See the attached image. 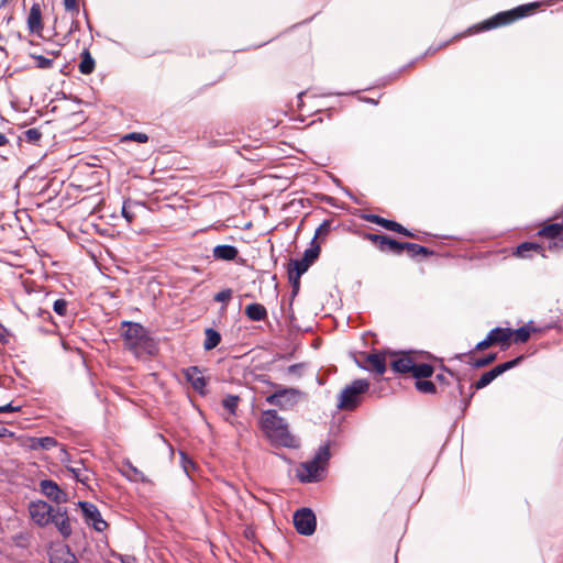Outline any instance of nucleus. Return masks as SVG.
Wrapping results in <instances>:
<instances>
[{
	"label": "nucleus",
	"mask_w": 563,
	"mask_h": 563,
	"mask_svg": "<svg viewBox=\"0 0 563 563\" xmlns=\"http://www.w3.org/2000/svg\"><path fill=\"white\" fill-rule=\"evenodd\" d=\"M496 360V354H488L485 357H481L474 361L473 366L474 367H485L489 364H492Z\"/></svg>",
	"instance_id": "ea45409f"
},
{
	"label": "nucleus",
	"mask_w": 563,
	"mask_h": 563,
	"mask_svg": "<svg viewBox=\"0 0 563 563\" xmlns=\"http://www.w3.org/2000/svg\"><path fill=\"white\" fill-rule=\"evenodd\" d=\"M260 424L272 443L286 448L298 446V440L289 432L287 422L276 410L263 411Z\"/></svg>",
	"instance_id": "f03ea898"
},
{
	"label": "nucleus",
	"mask_w": 563,
	"mask_h": 563,
	"mask_svg": "<svg viewBox=\"0 0 563 563\" xmlns=\"http://www.w3.org/2000/svg\"><path fill=\"white\" fill-rule=\"evenodd\" d=\"M232 290L231 289H223L214 295V300L218 302L227 303L232 298Z\"/></svg>",
	"instance_id": "a19ab883"
},
{
	"label": "nucleus",
	"mask_w": 563,
	"mask_h": 563,
	"mask_svg": "<svg viewBox=\"0 0 563 563\" xmlns=\"http://www.w3.org/2000/svg\"><path fill=\"white\" fill-rule=\"evenodd\" d=\"M413 361L408 355H402L390 362L391 369L396 373L408 374L413 368Z\"/></svg>",
	"instance_id": "412c9836"
},
{
	"label": "nucleus",
	"mask_w": 563,
	"mask_h": 563,
	"mask_svg": "<svg viewBox=\"0 0 563 563\" xmlns=\"http://www.w3.org/2000/svg\"><path fill=\"white\" fill-rule=\"evenodd\" d=\"M521 360H522V356H519V357H517L515 360H511V361H508V362H505L503 364H499V365L495 366L493 369L484 373L481 376V378L474 384L473 387L475 389H482V388L486 387L495 378H497L499 375H501L506 371H508V369L515 367L516 365H518Z\"/></svg>",
	"instance_id": "1a4fd4ad"
},
{
	"label": "nucleus",
	"mask_w": 563,
	"mask_h": 563,
	"mask_svg": "<svg viewBox=\"0 0 563 563\" xmlns=\"http://www.w3.org/2000/svg\"><path fill=\"white\" fill-rule=\"evenodd\" d=\"M405 250L412 257H416V256H419V255L426 256V255H429L431 253L427 247L421 246V245L416 244V243H409V242H404V251Z\"/></svg>",
	"instance_id": "cd10ccee"
},
{
	"label": "nucleus",
	"mask_w": 563,
	"mask_h": 563,
	"mask_svg": "<svg viewBox=\"0 0 563 563\" xmlns=\"http://www.w3.org/2000/svg\"><path fill=\"white\" fill-rule=\"evenodd\" d=\"M434 369L433 366L427 363H420L416 364L413 363V368L411 371V374L413 377L420 379V378H428L432 376Z\"/></svg>",
	"instance_id": "a878e982"
},
{
	"label": "nucleus",
	"mask_w": 563,
	"mask_h": 563,
	"mask_svg": "<svg viewBox=\"0 0 563 563\" xmlns=\"http://www.w3.org/2000/svg\"><path fill=\"white\" fill-rule=\"evenodd\" d=\"M117 558L121 563H139L137 559L130 554H118Z\"/></svg>",
	"instance_id": "09e8293b"
},
{
	"label": "nucleus",
	"mask_w": 563,
	"mask_h": 563,
	"mask_svg": "<svg viewBox=\"0 0 563 563\" xmlns=\"http://www.w3.org/2000/svg\"><path fill=\"white\" fill-rule=\"evenodd\" d=\"M57 457L60 461V463L64 464L66 467H67V465H69V462H70L69 454L66 451L65 446L62 444L60 445L58 444V456Z\"/></svg>",
	"instance_id": "a18cd8bd"
},
{
	"label": "nucleus",
	"mask_w": 563,
	"mask_h": 563,
	"mask_svg": "<svg viewBox=\"0 0 563 563\" xmlns=\"http://www.w3.org/2000/svg\"><path fill=\"white\" fill-rule=\"evenodd\" d=\"M20 409H21L20 406H12V404H7L4 406H0V413L15 412V411H20Z\"/></svg>",
	"instance_id": "8fccbe9b"
},
{
	"label": "nucleus",
	"mask_w": 563,
	"mask_h": 563,
	"mask_svg": "<svg viewBox=\"0 0 563 563\" xmlns=\"http://www.w3.org/2000/svg\"><path fill=\"white\" fill-rule=\"evenodd\" d=\"M26 23L31 33L37 35L42 33L44 26L42 22V8L40 3L35 2L31 5Z\"/></svg>",
	"instance_id": "dca6fc26"
},
{
	"label": "nucleus",
	"mask_w": 563,
	"mask_h": 563,
	"mask_svg": "<svg viewBox=\"0 0 563 563\" xmlns=\"http://www.w3.org/2000/svg\"><path fill=\"white\" fill-rule=\"evenodd\" d=\"M78 505L81 508L87 525H91L99 532L107 529L108 523L102 519L100 511L93 504L79 501Z\"/></svg>",
	"instance_id": "9d476101"
},
{
	"label": "nucleus",
	"mask_w": 563,
	"mask_h": 563,
	"mask_svg": "<svg viewBox=\"0 0 563 563\" xmlns=\"http://www.w3.org/2000/svg\"><path fill=\"white\" fill-rule=\"evenodd\" d=\"M539 235L544 236L553 241L549 247H562L563 246V225L559 223L548 224L539 231Z\"/></svg>",
	"instance_id": "4468645a"
},
{
	"label": "nucleus",
	"mask_w": 563,
	"mask_h": 563,
	"mask_svg": "<svg viewBox=\"0 0 563 563\" xmlns=\"http://www.w3.org/2000/svg\"><path fill=\"white\" fill-rule=\"evenodd\" d=\"M331 231V221L324 220L316 230L312 241L323 242Z\"/></svg>",
	"instance_id": "c756f323"
},
{
	"label": "nucleus",
	"mask_w": 563,
	"mask_h": 563,
	"mask_svg": "<svg viewBox=\"0 0 563 563\" xmlns=\"http://www.w3.org/2000/svg\"><path fill=\"white\" fill-rule=\"evenodd\" d=\"M66 12L70 14V18H78L79 4L77 0H63Z\"/></svg>",
	"instance_id": "e433bc0d"
},
{
	"label": "nucleus",
	"mask_w": 563,
	"mask_h": 563,
	"mask_svg": "<svg viewBox=\"0 0 563 563\" xmlns=\"http://www.w3.org/2000/svg\"><path fill=\"white\" fill-rule=\"evenodd\" d=\"M40 446H41V450H51L53 448H57L58 442L53 437H43V438H40Z\"/></svg>",
	"instance_id": "58836bf2"
},
{
	"label": "nucleus",
	"mask_w": 563,
	"mask_h": 563,
	"mask_svg": "<svg viewBox=\"0 0 563 563\" xmlns=\"http://www.w3.org/2000/svg\"><path fill=\"white\" fill-rule=\"evenodd\" d=\"M13 432L7 429L4 426L0 424V438L12 437Z\"/></svg>",
	"instance_id": "4d7b16f0"
},
{
	"label": "nucleus",
	"mask_w": 563,
	"mask_h": 563,
	"mask_svg": "<svg viewBox=\"0 0 563 563\" xmlns=\"http://www.w3.org/2000/svg\"><path fill=\"white\" fill-rule=\"evenodd\" d=\"M184 375L197 393L205 395L207 382L202 372L197 366L188 367L184 371Z\"/></svg>",
	"instance_id": "ddd939ff"
},
{
	"label": "nucleus",
	"mask_w": 563,
	"mask_h": 563,
	"mask_svg": "<svg viewBox=\"0 0 563 563\" xmlns=\"http://www.w3.org/2000/svg\"><path fill=\"white\" fill-rule=\"evenodd\" d=\"M364 219L368 222L378 224L387 230L400 233L405 236H409V238L413 236V234L410 231H408L406 228H404L400 223L393 221V220L385 219L378 214H372V213L366 214L364 217Z\"/></svg>",
	"instance_id": "f8f14e48"
},
{
	"label": "nucleus",
	"mask_w": 563,
	"mask_h": 563,
	"mask_svg": "<svg viewBox=\"0 0 563 563\" xmlns=\"http://www.w3.org/2000/svg\"><path fill=\"white\" fill-rule=\"evenodd\" d=\"M122 216L125 220L131 223L133 221V214L128 210V206L124 203L122 208Z\"/></svg>",
	"instance_id": "864d4df0"
},
{
	"label": "nucleus",
	"mask_w": 563,
	"mask_h": 563,
	"mask_svg": "<svg viewBox=\"0 0 563 563\" xmlns=\"http://www.w3.org/2000/svg\"><path fill=\"white\" fill-rule=\"evenodd\" d=\"M296 273L288 271V279L292 286V291L296 294L299 289L300 278L295 277Z\"/></svg>",
	"instance_id": "de8ad7c7"
},
{
	"label": "nucleus",
	"mask_w": 563,
	"mask_h": 563,
	"mask_svg": "<svg viewBox=\"0 0 563 563\" xmlns=\"http://www.w3.org/2000/svg\"><path fill=\"white\" fill-rule=\"evenodd\" d=\"M51 563H78L76 556L70 552L67 547H59L54 549L49 554Z\"/></svg>",
	"instance_id": "a211bd4d"
},
{
	"label": "nucleus",
	"mask_w": 563,
	"mask_h": 563,
	"mask_svg": "<svg viewBox=\"0 0 563 563\" xmlns=\"http://www.w3.org/2000/svg\"><path fill=\"white\" fill-rule=\"evenodd\" d=\"M320 251V242L311 241L310 247L307 249L303 253V262H307L308 264L311 265L319 257Z\"/></svg>",
	"instance_id": "bb28decb"
},
{
	"label": "nucleus",
	"mask_w": 563,
	"mask_h": 563,
	"mask_svg": "<svg viewBox=\"0 0 563 563\" xmlns=\"http://www.w3.org/2000/svg\"><path fill=\"white\" fill-rule=\"evenodd\" d=\"M42 137V132L36 128L27 129L23 132V140L27 143L35 144Z\"/></svg>",
	"instance_id": "72a5a7b5"
},
{
	"label": "nucleus",
	"mask_w": 563,
	"mask_h": 563,
	"mask_svg": "<svg viewBox=\"0 0 563 563\" xmlns=\"http://www.w3.org/2000/svg\"><path fill=\"white\" fill-rule=\"evenodd\" d=\"M240 398L234 395H228L222 400V406L229 411L230 415H235Z\"/></svg>",
	"instance_id": "2f4dec72"
},
{
	"label": "nucleus",
	"mask_w": 563,
	"mask_h": 563,
	"mask_svg": "<svg viewBox=\"0 0 563 563\" xmlns=\"http://www.w3.org/2000/svg\"><path fill=\"white\" fill-rule=\"evenodd\" d=\"M124 140H133V141H137L140 143H145V142H147L148 136L145 133L133 132V133L125 135Z\"/></svg>",
	"instance_id": "49530a36"
},
{
	"label": "nucleus",
	"mask_w": 563,
	"mask_h": 563,
	"mask_svg": "<svg viewBox=\"0 0 563 563\" xmlns=\"http://www.w3.org/2000/svg\"><path fill=\"white\" fill-rule=\"evenodd\" d=\"M417 390L423 394H434L435 385L431 380L418 379L415 384Z\"/></svg>",
	"instance_id": "f704fd0d"
},
{
	"label": "nucleus",
	"mask_w": 563,
	"mask_h": 563,
	"mask_svg": "<svg viewBox=\"0 0 563 563\" xmlns=\"http://www.w3.org/2000/svg\"><path fill=\"white\" fill-rule=\"evenodd\" d=\"M493 335L496 343H506L512 335V331L510 329L495 328L489 332Z\"/></svg>",
	"instance_id": "7c9ffc66"
},
{
	"label": "nucleus",
	"mask_w": 563,
	"mask_h": 563,
	"mask_svg": "<svg viewBox=\"0 0 563 563\" xmlns=\"http://www.w3.org/2000/svg\"><path fill=\"white\" fill-rule=\"evenodd\" d=\"M31 57L36 62V67L41 69H49L54 65V60L46 58L42 55L31 54Z\"/></svg>",
	"instance_id": "c9c22d12"
},
{
	"label": "nucleus",
	"mask_w": 563,
	"mask_h": 563,
	"mask_svg": "<svg viewBox=\"0 0 563 563\" xmlns=\"http://www.w3.org/2000/svg\"><path fill=\"white\" fill-rule=\"evenodd\" d=\"M301 367L300 364H294L288 367V373L295 374L298 372V369Z\"/></svg>",
	"instance_id": "13d9d810"
},
{
	"label": "nucleus",
	"mask_w": 563,
	"mask_h": 563,
	"mask_svg": "<svg viewBox=\"0 0 563 563\" xmlns=\"http://www.w3.org/2000/svg\"><path fill=\"white\" fill-rule=\"evenodd\" d=\"M369 388L366 379H355L347 385L338 397V408L342 410H353L361 402L362 395Z\"/></svg>",
	"instance_id": "20e7f679"
},
{
	"label": "nucleus",
	"mask_w": 563,
	"mask_h": 563,
	"mask_svg": "<svg viewBox=\"0 0 563 563\" xmlns=\"http://www.w3.org/2000/svg\"><path fill=\"white\" fill-rule=\"evenodd\" d=\"M512 334L515 335V343H525L531 335V329L528 325H525L517 329L516 331H512Z\"/></svg>",
	"instance_id": "473e14b6"
},
{
	"label": "nucleus",
	"mask_w": 563,
	"mask_h": 563,
	"mask_svg": "<svg viewBox=\"0 0 563 563\" xmlns=\"http://www.w3.org/2000/svg\"><path fill=\"white\" fill-rule=\"evenodd\" d=\"M330 457L329 446L324 445L319 449L313 460L302 463L298 468V477L302 483L316 482Z\"/></svg>",
	"instance_id": "7ed1b4c3"
},
{
	"label": "nucleus",
	"mask_w": 563,
	"mask_h": 563,
	"mask_svg": "<svg viewBox=\"0 0 563 563\" xmlns=\"http://www.w3.org/2000/svg\"><path fill=\"white\" fill-rule=\"evenodd\" d=\"M495 338L493 335H490L488 333V335L486 336V339H484L483 341L478 342L475 346V349L477 351H483V350H486L488 349L489 346H492L493 344H495Z\"/></svg>",
	"instance_id": "37998d69"
},
{
	"label": "nucleus",
	"mask_w": 563,
	"mask_h": 563,
	"mask_svg": "<svg viewBox=\"0 0 563 563\" xmlns=\"http://www.w3.org/2000/svg\"><path fill=\"white\" fill-rule=\"evenodd\" d=\"M245 316L252 321H263L267 318V310L262 303H250L245 307Z\"/></svg>",
	"instance_id": "aec40b11"
},
{
	"label": "nucleus",
	"mask_w": 563,
	"mask_h": 563,
	"mask_svg": "<svg viewBox=\"0 0 563 563\" xmlns=\"http://www.w3.org/2000/svg\"><path fill=\"white\" fill-rule=\"evenodd\" d=\"M67 471L79 483L86 484L89 481L88 471L85 468L81 462L76 463V465H67Z\"/></svg>",
	"instance_id": "5701e85b"
},
{
	"label": "nucleus",
	"mask_w": 563,
	"mask_h": 563,
	"mask_svg": "<svg viewBox=\"0 0 563 563\" xmlns=\"http://www.w3.org/2000/svg\"><path fill=\"white\" fill-rule=\"evenodd\" d=\"M383 234H374V233H366L364 238L368 241H371L373 244L377 246L378 242L380 241Z\"/></svg>",
	"instance_id": "3c124183"
},
{
	"label": "nucleus",
	"mask_w": 563,
	"mask_h": 563,
	"mask_svg": "<svg viewBox=\"0 0 563 563\" xmlns=\"http://www.w3.org/2000/svg\"><path fill=\"white\" fill-rule=\"evenodd\" d=\"M30 448L32 450H41L40 438H31L30 439Z\"/></svg>",
	"instance_id": "6e6d98bb"
},
{
	"label": "nucleus",
	"mask_w": 563,
	"mask_h": 563,
	"mask_svg": "<svg viewBox=\"0 0 563 563\" xmlns=\"http://www.w3.org/2000/svg\"><path fill=\"white\" fill-rule=\"evenodd\" d=\"M67 301L64 299H57L55 300L53 305L54 311L59 316H65L67 311Z\"/></svg>",
	"instance_id": "79ce46f5"
},
{
	"label": "nucleus",
	"mask_w": 563,
	"mask_h": 563,
	"mask_svg": "<svg viewBox=\"0 0 563 563\" xmlns=\"http://www.w3.org/2000/svg\"><path fill=\"white\" fill-rule=\"evenodd\" d=\"M54 511V508L44 500L32 501L29 505L30 517L32 521L40 527H45L51 523Z\"/></svg>",
	"instance_id": "0eeeda50"
},
{
	"label": "nucleus",
	"mask_w": 563,
	"mask_h": 563,
	"mask_svg": "<svg viewBox=\"0 0 563 563\" xmlns=\"http://www.w3.org/2000/svg\"><path fill=\"white\" fill-rule=\"evenodd\" d=\"M8 142L9 140L7 139V136L0 132V146H4Z\"/></svg>",
	"instance_id": "bf43d9fd"
},
{
	"label": "nucleus",
	"mask_w": 563,
	"mask_h": 563,
	"mask_svg": "<svg viewBox=\"0 0 563 563\" xmlns=\"http://www.w3.org/2000/svg\"><path fill=\"white\" fill-rule=\"evenodd\" d=\"M51 523L55 525L64 538H68L71 534V526L66 508H57L53 514Z\"/></svg>",
	"instance_id": "2eb2a0df"
},
{
	"label": "nucleus",
	"mask_w": 563,
	"mask_h": 563,
	"mask_svg": "<svg viewBox=\"0 0 563 563\" xmlns=\"http://www.w3.org/2000/svg\"><path fill=\"white\" fill-rule=\"evenodd\" d=\"M386 252L400 255L404 252V242L389 239L388 244L386 245Z\"/></svg>",
	"instance_id": "4c0bfd02"
},
{
	"label": "nucleus",
	"mask_w": 563,
	"mask_h": 563,
	"mask_svg": "<svg viewBox=\"0 0 563 563\" xmlns=\"http://www.w3.org/2000/svg\"><path fill=\"white\" fill-rule=\"evenodd\" d=\"M531 252L540 253L541 246L533 242H525L517 246L515 255L517 257L527 258Z\"/></svg>",
	"instance_id": "b1692460"
},
{
	"label": "nucleus",
	"mask_w": 563,
	"mask_h": 563,
	"mask_svg": "<svg viewBox=\"0 0 563 563\" xmlns=\"http://www.w3.org/2000/svg\"><path fill=\"white\" fill-rule=\"evenodd\" d=\"M205 335H206V339L203 342V347L206 351H210V350L217 347L221 341L220 333L211 328L206 329Z\"/></svg>",
	"instance_id": "393cba45"
},
{
	"label": "nucleus",
	"mask_w": 563,
	"mask_h": 563,
	"mask_svg": "<svg viewBox=\"0 0 563 563\" xmlns=\"http://www.w3.org/2000/svg\"><path fill=\"white\" fill-rule=\"evenodd\" d=\"M44 313H45V314H47V316H49V312H48V311H42V310H38V316H42V314H44Z\"/></svg>",
	"instance_id": "680f3d73"
},
{
	"label": "nucleus",
	"mask_w": 563,
	"mask_h": 563,
	"mask_svg": "<svg viewBox=\"0 0 563 563\" xmlns=\"http://www.w3.org/2000/svg\"><path fill=\"white\" fill-rule=\"evenodd\" d=\"M40 492L49 500L56 504H65L68 501V494L63 490L57 483L52 479H43L40 482Z\"/></svg>",
	"instance_id": "9b49d317"
},
{
	"label": "nucleus",
	"mask_w": 563,
	"mask_h": 563,
	"mask_svg": "<svg viewBox=\"0 0 563 563\" xmlns=\"http://www.w3.org/2000/svg\"><path fill=\"white\" fill-rule=\"evenodd\" d=\"M57 457L60 461V463L64 464L66 467H67V465H69V462H70L69 454L66 451L65 446L62 444L60 445L58 444V456Z\"/></svg>",
	"instance_id": "c03bdc74"
},
{
	"label": "nucleus",
	"mask_w": 563,
	"mask_h": 563,
	"mask_svg": "<svg viewBox=\"0 0 563 563\" xmlns=\"http://www.w3.org/2000/svg\"><path fill=\"white\" fill-rule=\"evenodd\" d=\"M51 54H52L53 56L57 57V56H59L60 51H59V49H57V51H52V52H51Z\"/></svg>",
	"instance_id": "052dcab7"
},
{
	"label": "nucleus",
	"mask_w": 563,
	"mask_h": 563,
	"mask_svg": "<svg viewBox=\"0 0 563 563\" xmlns=\"http://www.w3.org/2000/svg\"><path fill=\"white\" fill-rule=\"evenodd\" d=\"M365 369L383 375L386 371V355L384 353H371L366 355Z\"/></svg>",
	"instance_id": "f3484780"
},
{
	"label": "nucleus",
	"mask_w": 563,
	"mask_h": 563,
	"mask_svg": "<svg viewBox=\"0 0 563 563\" xmlns=\"http://www.w3.org/2000/svg\"><path fill=\"white\" fill-rule=\"evenodd\" d=\"M389 239L390 238L387 236V235H383L382 236L380 241L377 244V247H378L379 251L386 252V245L388 244Z\"/></svg>",
	"instance_id": "603ef678"
},
{
	"label": "nucleus",
	"mask_w": 563,
	"mask_h": 563,
	"mask_svg": "<svg viewBox=\"0 0 563 563\" xmlns=\"http://www.w3.org/2000/svg\"><path fill=\"white\" fill-rule=\"evenodd\" d=\"M81 60L78 69L82 75H90L95 70V59L92 58L88 48H85L80 54Z\"/></svg>",
	"instance_id": "4be33fe9"
},
{
	"label": "nucleus",
	"mask_w": 563,
	"mask_h": 563,
	"mask_svg": "<svg viewBox=\"0 0 563 563\" xmlns=\"http://www.w3.org/2000/svg\"><path fill=\"white\" fill-rule=\"evenodd\" d=\"M122 328H125L122 332L124 347L136 357L151 356L156 353L157 344L142 324L123 321Z\"/></svg>",
	"instance_id": "f257e3e1"
},
{
	"label": "nucleus",
	"mask_w": 563,
	"mask_h": 563,
	"mask_svg": "<svg viewBox=\"0 0 563 563\" xmlns=\"http://www.w3.org/2000/svg\"><path fill=\"white\" fill-rule=\"evenodd\" d=\"M78 30H79L78 19L77 18H71V23H70V27H69L68 34H71V33H74L75 31H78Z\"/></svg>",
	"instance_id": "5fc2aeb1"
},
{
	"label": "nucleus",
	"mask_w": 563,
	"mask_h": 563,
	"mask_svg": "<svg viewBox=\"0 0 563 563\" xmlns=\"http://www.w3.org/2000/svg\"><path fill=\"white\" fill-rule=\"evenodd\" d=\"M239 250L233 245H217L212 250V256L219 261H233L236 258Z\"/></svg>",
	"instance_id": "6ab92c4d"
},
{
	"label": "nucleus",
	"mask_w": 563,
	"mask_h": 563,
	"mask_svg": "<svg viewBox=\"0 0 563 563\" xmlns=\"http://www.w3.org/2000/svg\"><path fill=\"white\" fill-rule=\"evenodd\" d=\"M301 396L302 393L299 389L279 387L275 393L266 397V401L282 410H286L297 405Z\"/></svg>",
	"instance_id": "423d86ee"
},
{
	"label": "nucleus",
	"mask_w": 563,
	"mask_h": 563,
	"mask_svg": "<svg viewBox=\"0 0 563 563\" xmlns=\"http://www.w3.org/2000/svg\"><path fill=\"white\" fill-rule=\"evenodd\" d=\"M536 3L527 4V5H520L515 10L511 11H505L496 14L492 19L486 20L483 24L481 30H490L500 25H506L508 23L514 22L515 20L519 18L526 16L532 9L536 8Z\"/></svg>",
	"instance_id": "39448f33"
},
{
	"label": "nucleus",
	"mask_w": 563,
	"mask_h": 563,
	"mask_svg": "<svg viewBox=\"0 0 563 563\" xmlns=\"http://www.w3.org/2000/svg\"><path fill=\"white\" fill-rule=\"evenodd\" d=\"M310 267V264L307 262H303L302 258L300 260H291L289 263L288 271L295 272V277L300 278L302 274H305L308 268Z\"/></svg>",
	"instance_id": "c85d7f7f"
},
{
	"label": "nucleus",
	"mask_w": 563,
	"mask_h": 563,
	"mask_svg": "<svg viewBox=\"0 0 563 563\" xmlns=\"http://www.w3.org/2000/svg\"><path fill=\"white\" fill-rule=\"evenodd\" d=\"M294 525L296 530L302 536H311L316 531V516L309 508H302L295 512Z\"/></svg>",
	"instance_id": "6e6552de"
}]
</instances>
